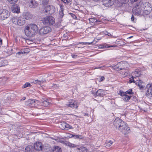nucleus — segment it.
<instances>
[{
  "instance_id": "30",
  "label": "nucleus",
  "mask_w": 152,
  "mask_h": 152,
  "mask_svg": "<svg viewBox=\"0 0 152 152\" xmlns=\"http://www.w3.org/2000/svg\"><path fill=\"white\" fill-rule=\"evenodd\" d=\"M93 42H78L76 44V45H78L79 44H82L83 45H91V44H93Z\"/></svg>"
},
{
  "instance_id": "26",
  "label": "nucleus",
  "mask_w": 152,
  "mask_h": 152,
  "mask_svg": "<svg viewBox=\"0 0 152 152\" xmlns=\"http://www.w3.org/2000/svg\"><path fill=\"white\" fill-rule=\"evenodd\" d=\"M19 18L20 17H13L11 20L13 23L15 24H17Z\"/></svg>"
},
{
  "instance_id": "25",
  "label": "nucleus",
  "mask_w": 152,
  "mask_h": 152,
  "mask_svg": "<svg viewBox=\"0 0 152 152\" xmlns=\"http://www.w3.org/2000/svg\"><path fill=\"white\" fill-rule=\"evenodd\" d=\"M122 62H120L117 64L115 66L114 69H118L120 70H124V67H123L122 66H121Z\"/></svg>"
},
{
  "instance_id": "4",
  "label": "nucleus",
  "mask_w": 152,
  "mask_h": 152,
  "mask_svg": "<svg viewBox=\"0 0 152 152\" xmlns=\"http://www.w3.org/2000/svg\"><path fill=\"white\" fill-rule=\"evenodd\" d=\"M55 20L52 16H46L42 19V23L46 26H51L54 24Z\"/></svg>"
},
{
  "instance_id": "24",
  "label": "nucleus",
  "mask_w": 152,
  "mask_h": 152,
  "mask_svg": "<svg viewBox=\"0 0 152 152\" xmlns=\"http://www.w3.org/2000/svg\"><path fill=\"white\" fill-rule=\"evenodd\" d=\"M123 94V95H121L123 97V100L125 102L128 101L129 99H130L131 96H128L126 94Z\"/></svg>"
},
{
  "instance_id": "29",
  "label": "nucleus",
  "mask_w": 152,
  "mask_h": 152,
  "mask_svg": "<svg viewBox=\"0 0 152 152\" xmlns=\"http://www.w3.org/2000/svg\"><path fill=\"white\" fill-rule=\"evenodd\" d=\"M113 142V141L111 140L106 141L105 144V146L107 147H109L111 146Z\"/></svg>"
},
{
  "instance_id": "35",
  "label": "nucleus",
  "mask_w": 152,
  "mask_h": 152,
  "mask_svg": "<svg viewBox=\"0 0 152 152\" xmlns=\"http://www.w3.org/2000/svg\"><path fill=\"white\" fill-rule=\"evenodd\" d=\"M81 150L82 152H87L88 150L85 147H81Z\"/></svg>"
},
{
  "instance_id": "43",
  "label": "nucleus",
  "mask_w": 152,
  "mask_h": 152,
  "mask_svg": "<svg viewBox=\"0 0 152 152\" xmlns=\"http://www.w3.org/2000/svg\"><path fill=\"white\" fill-rule=\"evenodd\" d=\"M60 17L62 18L64 15V14L63 13V11H60Z\"/></svg>"
},
{
  "instance_id": "21",
  "label": "nucleus",
  "mask_w": 152,
  "mask_h": 152,
  "mask_svg": "<svg viewBox=\"0 0 152 152\" xmlns=\"http://www.w3.org/2000/svg\"><path fill=\"white\" fill-rule=\"evenodd\" d=\"M49 100L48 99H43V101L41 102V105L44 106H48L50 104Z\"/></svg>"
},
{
  "instance_id": "60",
  "label": "nucleus",
  "mask_w": 152,
  "mask_h": 152,
  "mask_svg": "<svg viewBox=\"0 0 152 152\" xmlns=\"http://www.w3.org/2000/svg\"><path fill=\"white\" fill-rule=\"evenodd\" d=\"M29 50V49L28 48H26V51H28V50Z\"/></svg>"
},
{
  "instance_id": "59",
  "label": "nucleus",
  "mask_w": 152,
  "mask_h": 152,
  "mask_svg": "<svg viewBox=\"0 0 152 152\" xmlns=\"http://www.w3.org/2000/svg\"><path fill=\"white\" fill-rule=\"evenodd\" d=\"M77 149L78 150H81V147H80V148H77Z\"/></svg>"
},
{
  "instance_id": "18",
  "label": "nucleus",
  "mask_w": 152,
  "mask_h": 152,
  "mask_svg": "<svg viewBox=\"0 0 152 152\" xmlns=\"http://www.w3.org/2000/svg\"><path fill=\"white\" fill-rule=\"evenodd\" d=\"M12 11L13 13H19L20 12V7L17 5H14L12 7Z\"/></svg>"
},
{
  "instance_id": "49",
  "label": "nucleus",
  "mask_w": 152,
  "mask_h": 152,
  "mask_svg": "<svg viewBox=\"0 0 152 152\" xmlns=\"http://www.w3.org/2000/svg\"><path fill=\"white\" fill-rule=\"evenodd\" d=\"M66 128H68L69 129H71V128L72 126L69 125L68 124H67V125H66Z\"/></svg>"
},
{
  "instance_id": "6",
  "label": "nucleus",
  "mask_w": 152,
  "mask_h": 152,
  "mask_svg": "<svg viewBox=\"0 0 152 152\" xmlns=\"http://www.w3.org/2000/svg\"><path fill=\"white\" fill-rule=\"evenodd\" d=\"M141 2H140L139 4L135 5L132 9V12L134 15H140L142 11L141 8V6L140 4Z\"/></svg>"
},
{
  "instance_id": "28",
  "label": "nucleus",
  "mask_w": 152,
  "mask_h": 152,
  "mask_svg": "<svg viewBox=\"0 0 152 152\" xmlns=\"http://www.w3.org/2000/svg\"><path fill=\"white\" fill-rule=\"evenodd\" d=\"M37 4L32 1H31L29 6L31 8H34L37 6Z\"/></svg>"
},
{
  "instance_id": "54",
  "label": "nucleus",
  "mask_w": 152,
  "mask_h": 152,
  "mask_svg": "<svg viewBox=\"0 0 152 152\" xmlns=\"http://www.w3.org/2000/svg\"><path fill=\"white\" fill-rule=\"evenodd\" d=\"M90 20H92V21H93V20H94V21H93V22H96L97 21V20L96 19H93L92 18H91V19H90Z\"/></svg>"
},
{
  "instance_id": "17",
  "label": "nucleus",
  "mask_w": 152,
  "mask_h": 152,
  "mask_svg": "<svg viewBox=\"0 0 152 152\" xmlns=\"http://www.w3.org/2000/svg\"><path fill=\"white\" fill-rule=\"evenodd\" d=\"M104 91L102 89L98 90L96 93L95 96L96 97V96H102L104 95Z\"/></svg>"
},
{
  "instance_id": "15",
  "label": "nucleus",
  "mask_w": 152,
  "mask_h": 152,
  "mask_svg": "<svg viewBox=\"0 0 152 152\" xmlns=\"http://www.w3.org/2000/svg\"><path fill=\"white\" fill-rule=\"evenodd\" d=\"M66 105L67 106L73 108H77L78 107L76 102L74 101H70L69 104Z\"/></svg>"
},
{
  "instance_id": "11",
  "label": "nucleus",
  "mask_w": 152,
  "mask_h": 152,
  "mask_svg": "<svg viewBox=\"0 0 152 152\" xmlns=\"http://www.w3.org/2000/svg\"><path fill=\"white\" fill-rule=\"evenodd\" d=\"M42 144L40 142H38L35 143L34 146H33L34 150L38 151L42 150Z\"/></svg>"
},
{
  "instance_id": "12",
  "label": "nucleus",
  "mask_w": 152,
  "mask_h": 152,
  "mask_svg": "<svg viewBox=\"0 0 152 152\" xmlns=\"http://www.w3.org/2000/svg\"><path fill=\"white\" fill-rule=\"evenodd\" d=\"M128 64L126 62H124V63L122 62L121 66H122L123 67H124V70H125V71L123 72V73H124V75L125 76L129 74V72L128 70V68L126 66V65Z\"/></svg>"
},
{
  "instance_id": "23",
  "label": "nucleus",
  "mask_w": 152,
  "mask_h": 152,
  "mask_svg": "<svg viewBox=\"0 0 152 152\" xmlns=\"http://www.w3.org/2000/svg\"><path fill=\"white\" fill-rule=\"evenodd\" d=\"M62 149L60 147L55 146L53 149L52 152H61Z\"/></svg>"
},
{
  "instance_id": "47",
  "label": "nucleus",
  "mask_w": 152,
  "mask_h": 152,
  "mask_svg": "<svg viewBox=\"0 0 152 152\" xmlns=\"http://www.w3.org/2000/svg\"><path fill=\"white\" fill-rule=\"evenodd\" d=\"M77 146H78L77 145L72 143V145L70 147L72 148H75L76 147H77Z\"/></svg>"
},
{
  "instance_id": "20",
  "label": "nucleus",
  "mask_w": 152,
  "mask_h": 152,
  "mask_svg": "<svg viewBox=\"0 0 152 152\" xmlns=\"http://www.w3.org/2000/svg\"><path fill=\"white\" fill-rule=\"evenodd\" d=\"M25 152H33L34 151V147L31 145H29L26 147Z\"/></svg>"
},
{
  "instance_id": "1",
  "label": "nucleus",
  "mask_w": 152,
  "mask_h": 152,
  "mask_svg": "<svg viewBox=\"0 0 152 152\" xmlns=\"http://www.w3.org/2000/svg\"><path fill=\"white\" fill-rule=\"evenodd\" d=\"M114 127L123 134H126L130 130L127 124L118 118H116L113 122Z\"/></svg>"
},
{
  "instance_id": "8",
  "label": "nucleus",
  "mask_w": 152,
  "mask_h": 152,
  "mask_svg": "<svg viewBox=\"0 0 152 152\" xmlns=\"http://www.w3.org/2000/svg\"><path fill=\"white\" fill-rule=\"evenodd\" d=\"M44 10H45L44 12L46 13V15L51 14L54 12L53 7L52 6H47Z\"/></svg>"
},
{
  "instance_id": "52",
  "label": "nucleus",
  "mask_w": 152,
  "mask_h": 152,
  "mask_svg": "<svg viewBox=\"0 0 152 152\" xmlns=\"http://www.w3.org/2000/svg\"><path fill=\"white\" fill-rule=\"evenodd\" d=\"M60 7L61 8V11H63V12L64 10V9L63 8V6L62 5H61Z\"/></svg>"
},
{
  "instance_id": "16",
  "label": "nucleus",
  "mask_w": 152,
  "mask_h": 152,
  "mask_svg": "<svg viewBox=\"0 0 152 152\" xmlns=\"http://www.w3.org/2000/svg\"><path fill=\"white\" fill-rule=\"evenodd\" d=\"M147 88V94L150 95V94L151 95H152V87L151 85L150 84H148L147 85L146 87L145 88V89L146 88Z\"/></svg>"
},
{
  "instance_id": "19",
  "label": "nucleus",
  "mask_w": 152,
  "mask_h": 152,
  "mask_svg": "<svg viewBox=\"0 0 152 152\" xmlns=\"http://www.w3.org/2000/svg\"><path fill=\"white\" fill-rule=\"evenodd\" d=\"M129 1V0H117V6L121 7L123 4H126Z\"/></svg>"
},
{
  "instance_id": "31",
  "label": "nucleus",
  "mask_w": 152,
  "mask_h": 152,
  "mask_svg": "<svg viewBox=\"0 0 152 152\" xmlns=\"http://www.w3.org/2000/svg\"><path fill=\"white\" fill-rule=\"evenodd\" d=\"M72 137H74L75 139H81L83 138V137L81 135L72 134Z\"/></svg>"
},
{
  "instance_id": "45",
  "label": "nucleus",
  "mask_w": 152,
  "mask_h": 152,
  "mask_svg": "<svg viewBox=\"0 0 152 152\" xmlns=\"http://www.w3.org/2000/svg\"><path fill=\"white\" fill-rule=\"evenodd\" d=\"M66 144L67 146L70 147L71 146V145H72V143L68 142H66Z\"/></svg>"
},
{
  "instance_id": "32",
  "label": "nucleus",
  "mask_w": 152,
  "mask_h": 152,
  "mask_svg": "<svg viewBox=\"0 0 152 152\" xmlns=\"http://www.w3.org/2000/svg\"><path fill=\"white\" fill-rule=\"evenodd\" d=\"M31 85L29 83H26L24 85H23L22 88H26L28 86H31Z\"/></svg>"
},
{
  "instance_id": "44",
  "label": "nucleus",
  "mask_w": 152,
  "mask_h": 152,
  "mask_svg": "<svg viewBox=\"0 0 152 152\" xmlns=\"http://www.w3.org/2000/svg\"><path fill=\"white\" fill-rule=\"evenodd\" d=\"M105 79V78L104 76H102L100 78V79L99 80V82H102Z\"/></svg>"
},
{
  "instance_id": "10",
  "label": "nucleus",
  "mask_w": 152,
  "mask_h": 152,
  "mask_svg": "<svg viewBox=\"0 0 152 152\" xmlns=\"http://www.w3.org/2000/svg\"><path fill=\"white\" fill-rule=\"evenodd\" d=\"M103 4L105 7H110L114 4L115 0H103Z\"/></svg>"
},
{
  "instance_id": "61",
  "label": "nucleus",
  "mask_w": 152,
  "mask_h": 152,
  "mask_svg": "<svg viewBox=\"0 0 152 152\" xmlns=\"http://www.w3.org/2000/svg\"><path fill=\"white\" fill-rule=\"evenodd\" d=\"M94 1H99V0H93Z\"/></svg>"
},
{
  "instance_id": "14",
  "label": "nucleus",
  "mask_w": 152,
  "mask_h": 152,
  "mask_svg": "<svg viewBox=\"0 0 152 152\" xmlns=\"http://www.w3.org/2000/svg\"><path fill=\"white\" fill-rule=\"evenodd\" d=\"M23 16L26 19L28 20L32 18V15L30 12H25L23 13Z\"/></svg>"
},
{
  "instance_id": "50",
  "label": "nucleus",
  "mask_w": 152,
  "mask_h": 152,
  "mask_svg": "<svg viewBox=\"0 0 152 152\" xmlns=\"http://www.w3.org/2000/svg\"><path fill=\"white\" fill-rule=\"evenodd\" d=\"M99 47V48H104V46L102 45H100Z\"/></svg>"
},
{
  "instance_id": "46",
  "label": "nucleus",
  "mask_w": 152,
  "mask_h": 152,
  "mask_svg": "<svg viewBox=\"0 0 152 152\" xmlns=\"http://www.w3.org/2000/svg\"><path fill=\"white\" fill-rule=\"evenodd\" d=\"M71 56L72 58H76L77 57V55L72 54Z\"/></svg>"
},
{
  "instance_id": "36",
  "label": "nucleus",
  "mask_w": 152,
  "mask_h": 152,
  "mask_svg": "<svg viewBox=\"0 0 152 152\" xmlns=\"http://www.w3.org/2000/svg\"><path fill=\"white\" fill-rule=\"evenodd\" d=\"M61 125L63 127V129H65L66 127V125H67V124H66L65 122H63L61 123Z\"/></svg>"
},
{
  "instance_id": "5",
  "label": "nucleus",
  "mask_w": 152,
  "mask_h": 152,
  "mask_svg": "<svg viewBox=\"0 0 152 152\" xmlns=\"http://www.w3.org/2000/svg\"><path fill=\"white\" fill-rule=\"evenodd\" d=\"M10 16L9 11L4 9H0V20H4L8 18Z\"/></svg>"
},
{
  "instance_id": "39",
  "label": "nucleus",
  "mask_w": 152,
  "mask_h": 152,
  "mask_svg": "<svg viewBox=\"0 0 152 152\" xmlns=\"http://www.w3.org/2000/svg\"><path fill=\"white\" fill-rule=\"evenodd\" d=\"M136 83H139L140 84H145V83L143 82V81L140 80H137L136 81Z\"/></svg>"
},
{
  "instance_id": "7",
  "label": "nucleus",
  "mask_w": 152,
  "mask_h": 152,
  "mask_svg": "<svg viewBox=\"0 0 152 152\" xmlns=\"http://www.w3.org/2000/svg\"><path fill=\"white\" fill-rule=\"evenodd\" d=\"M51 29L49 26H44L41 28L39 31V34L43 35L51 31Z\"/></svg>"
},
{
  "instance_id": "40",
  "label": "nucleus",
  "mask_w": 152,
  "mask_h": 152,
  "mask_svg": "<svg viewBox=\"0 0 152 152\" xmlns=\"http://www.w3.org/2000/svg\"><path fill=\"white\" fill-rule=\"evenodd\" d=\"M33 83H38L39 84H40L41 83H42L41 81H40L39 80H35L34 81H33Z\"/></svg>"
},
{
  "instance_id": "22",
  "label": "nucleus",
  "mask_w": 152,
  "mask_h": 152,
  "mask_svg": "<svg viewBox=\"0 0 152 152\" xmlns=\"http://www.w3.org/2000/svg\"><path fill=\"white\" fill-rule=\"evenodd\" d=\"M25 23V20L23 18H20L18 22V24L19 26H22Z\"/></svg>"
},
{
  "instance_id": "13",
  "label": "nucleus",
  "mask_w": 152,
  "mask_h": 152,
  "mask_svg": "<svg viewBox=\"0 0 152 152\" xmlns=\"http://www.w3.org/2000/svg\"><path fill=\"white\" fill-rule=\"evenodd\" d=\"M134 93L132 92V89H130L128 91H126V92H124L122 91H120L119 93H118V94L120 95H123V94L124 95L127 94H133Z\"/></svg>"
},
{
  "instance_id": "51",
  "label": "nucleus",
  "mask_w": 152,
  "mask_h": 152,
  "mask_svg": "<svg viewBox=\"0 0 152 152\" xmlns=\"http://www.w3.org/2000/svg\"><path fill=\"white\" fill-rule=\"evenodd\" d=\"M134 16L132 15L131 18V20L133 21L134 20Z\"/></svg>"
},
{
  "instance_id": "58",
  "label": "nucleus",
  "mask_w": 152,
  "mask_h": 152,
  "mask_svg": "<svg viewBox=\"0 0 152 152\" xmlns=\"http://www.w3.org/2000/svg\"><path fill=\"white\" fill-rule=\"evenodd\" d=\"M133 37V36H130L127 39H130V38H131Z\"/></svg>"
},
{
  "instance_id": "38",
  "label": "nucleus",
  "mask_w": 152,
  "mask_h": 152,
  "mask_svg": "<svg viewBox=\"0 0 152 152\" xmlns=\"http://www.w3.org/2000/svg\"><path fill=\"white\" fill-rule=\"evenodd\" d=\"M7 60H4L3 61H1L0 62V67H1L3 66H4L5 65L4 64V63H7Z\"/></svg>"
},
{
  "instance_id": "37",
  "label": "nucleus",
  "mask_w": 152,
  "mask_h": 152,
  "mask_svg": "<svg viewBox=\"0 0 152 152\" xmlns=\"http://www.w3.org/2000/svg\"><path fill=\"white\" fill-rule=\"evenodd\" d=\"M134 77L133 76H132V78H130L129 80V83H131L132 82H133L134 83H135L136 81H135L134 79Z\"/></svg>"
},
{
  "instance_id": "57",
  "label": "nucleus",
  "mask_w": 152,
  "mask_h": 152,
  "mask_svg": "<svg viewBox=\"0 0 152 152\" xmlns=\"http://www.w3.org/2000/svg\"><path fill=\"white\" fill-rule=\"evenodd\" d=\"M26 99V97H23L21 100H24Z\"/></svg>"
},
{
  "instance_id": "33",
  "label": "nucleus",
  "mask_w": 152,
  "mask_h": 152,
  "mask_svg": "<svg viewBox=\"0 0 152 152\" xmlns=\"http://www.w3.org/2000/svg\"><path fill=\"white\" fill-rule=\"evenodd\" d=\"M10 4H14L16 3L18 0H7Z\"/></svg>"
},
{
  "instance_id": "2",
  "label": "nucleus",
  "mask_w": 152,
  "mask_h": 152,
  "mask_svg": "<svg viewBox=\"0 0 152 152\" xmlns=\"http://www.w3.org/2000/svg\"><path fill=\"white\" fill-rule=\"evenodd\" d=\"M38 29V27L36 25L34 24H31L29 26H27L25 27V34L28 37H32L37 34Z\"/></svg>"
},
{
  "instance_id": "63",
  "label": "nucleus",
  "mask_w": 152,
  "mask_h": 152,
  "mask_svg": "<svg viewBox=\"0 0 152 152\" xmlns=\"http://www.w3.org/2000/svg\"><path fill=\"white\" fill-rule=\"evenodd\" d=\"M77 48H80V47H77Z\"/></svg>"
},
{
  "instance_id": "41",
  "label": "nucleus",
  "mask_w": 152,
  "mask_h": 152,
  "mask_svg": "<svg viewBox=\"0 0 152 152\" xmlns=\"http://www.w3.org/2000/svg\"><path fill=\"white\" fill-rule=\"evenodd\" d=\"M139 72H137V71H135V72H134V73L136 74H137V75H135V77H134L135 78V77H138L140 76V74L139 73Z\"/></svg>"
},
{
  "instance_id": "34",
  "label": "nucleus",
  "mask_w": 152,
  "mask_h": 152,
  "mask_svg": "<svg viewBox=\"0 0 152 152\" xmlns=\"http://www.w3.org/2000/svg\"><path fill=\"white\" fill-rule=\"evenodd\" d=\"M26 52L24 50H23V51H19L16 54V56L18 57V55H20V54H23L25 53Z\"/></svg>"
},
{
  "instance_id": "56",
  "label": "nucleus",
  "mask_w": 152,
  "mask_h": 152,
  "mask_svg": "<svg viewBox=\"0 0 152 152\" xmlns=\"http://www.w3.org/2000/svg\"><path fill=\"white\" fill-rule=\"evenodd\" d=\"M107 35L109 36H111L112 35L109 33L107 32Z\"/></svg>"
},
{
  "instance_id": "48",
  "label": "nucleus",
  "mask_w": 152,
  "mask_h": 152,
  "mask_svg": "<svg viewBox=\"0 0 152 152\" xmlns=\"http://www.w3.org/2000/svg\"><path fill=\"white\" fill-rule=\"evenodd\" d=\"M117 46L116 45H112L108 46L107 47V48H110V47H116Z\"/></svg>"
},
{
  "instance_id": "27",
  "label": "nucleus",
  "mask_w": 152,
  "mask_h": 152,
  "mask_svg": "<svg viewBox=\"0 0 152 152\" xmlns=\"http://www.w3.org/2000/svg\"><path fill=\"white\" fill-rule=\"evenodd\" d=\"M135 84L138 86L139 88L141 90H142L145 88V84H140L138 83H135Z\"/></svg>"
},
{
  "instance_id": "55",
  "label": "nucleus",
  "mask_w": 152,
  "mask_h": 152,
  "mask_svg": "<svg viewBox=\"0 0 152 152\" xmlns=\"http://www.w3.org/2000/svg\"><path fill=\"white\" fill-rule=\"evenodd\" d=\"M102 68V67L101 66V67H95L94 69H101V68Z\"/></svg>"
},
{
  "instance_id": "42",
  "label": "nucleus",
  "mask_w": 152,
  "mask_h": 152,
  "mask_svg": "<svg viewBox=\"0 0 152 152\" xmlns=\"http://www.w3.org/2000/svg\"><path fill=\"white\" fill-rule=\"evenodd\" d=\"M71 16L74 19H75L77 18L76 16L73 13H70V14Z\"/></svg>"
},
{
  "instance_id": "3",
  "label": "nucleus",
  "mask_w": 152,
  "mask_h": 152,
  "mask_svg": "<svg viewBox=\"0 0 152 152\" xmlns=\"http://www.w3.org/2000/svg\"><path fill=\"white\" fill-rule=\"evenodd\" d=\"M141 6L143 8V12L145 15H148L150 13L152 10V6L148 2H141Z\"/></svg>"
},
{
  "instance_id": "62",
  "label": "nucleus",
  "mask_w": 152,
  "mask_h": 152,
  "mask_svg": "<svg viewBox=\"0 0 152 152\" xmlns=\"http://www.w3.org/2000/svg\"><path fill=\"white\" fill-rule=\"evenodd\" d=\"M88 114H87L86 113L85 114V115H87Z\"/></svg>"
},
{
  "instance_id": "53",
  "label": "nucleus",
  "mask_w": 152,
  "mask_h": 152,
  "mask_svg": "<svg viewBox=\"0 0 152 152\" xmlns=\"http://www.w3.org/2000/svg\"><path fill=\"white\" fill-rule=\"evenodd\" d=\"M2 44V39L0 38V45H1Z\"/></svg>"
},
{
  "instance_id": "9",
  "label": "nucleus",
  "mask_w": 152,
  "mask_h": 152,
  "mask_svg": "<svg viewBox=\"0 0 152 152\" xmlns=\"http://www.w3.org/2000/svg\"><path fill=\"white\" fill-rule=\"evenodd\" d=\"M39 101L36 100L34 99H28L25 102V105L28 106H35V104L36 103H38Z\"/></svg>"
}]
</instances>
